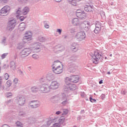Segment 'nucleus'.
<instances>
[{"instance_id": "f257e3e1", "label": "nucleus", "mask_w": 127, "mask_h": 127, "mask_svg": "<svg viewBox=\"0 0 127 127\" xmlns=\"http://www.w3.org/2000/svg\"><path fill=\"white\" fill-rule=\"evenodd\" d=\"M73 25L79 26L81 30H85V31H89L90 27H91V23L89 21H84L83 23H79V19L74 18L72 21Z\"/></svg>"}, {"instance_id": "f03ea898", "label": "nucleus", "mask_w": 127, "mask_h": 127, "mask_svg": "<svg viewBox=\"0 0 127 127\" xmlns=\"http://www.w3.org/2000/svg\"><path fill=\"white\" fill-rule=\"evenodd\" d=\"M52 99L56 100L57 101H60V102H62L61 104L63 106H65L67 104H69V102H68V99H67V96L65 93H62L60 95H58L53 96Z\"/></svg>"}, {"instance_id": "7ed1b4c3", "label": "nucleus", "mask_w": 127, "mask_h": 127, "mask_svg": "<svg viewBox=\"0 0 127 127\" xmlns=\"http://www.w3.org/2000/svg\"><path fill=\"white\" fill-rule=\"evenodd\" d=\"M103 59V56L99 53V51H95L92 56V62L94 64H98L99 60Z\"/></svg>"}, {"instance_id": "20e7f679", "label": "nucleus", "mask_w": 127, "mask_h": 127, "mask_svg": "<svg viewBox=\"0 0 127 127\" xmlns=\"http://www.w3.org/2000/svg\"><path fill=\"white\" fill-rule=\"evenodd\" d=\"M80 78L78 75H72L70 77H66L65 82L66 85H70V83H78Z\"/></svg>"}, {"instance_id": "39448f33", "label": "nucleus", "mask_w": 127, "mask_h": 127, "mask_svg": "<svg viewBox=\"0 0 127 127\" xmlns=\"http://www.w3.org/2000/svg\"><path fill=\"white\" fill-rule=\"evenodd\" d=\"M16 26V21L14 19H10L7 23V30L10 32H11L14 29Z\"/></svg>"}, {"instance_id": "423d86ee", "label": "nucleus", "mask_w": 127, "mask_h": 127, "mask_svg": "<svg viewBox=\"0 0 127 127\" xmlns=\"http://www.w3.org/2000/svg\"><path fill=\"white\" fill-rule=\"evenodd\" d=\"M26 100L25 99V97L23 96H17L16 98V102L20 107H22V106H24L25 105Z\"/></svg>"}, {"instance_id": "0eeeda50", "label": "nucleus", "mask_w": 127, "mask_h": 127, "mask_svg": "<svg viewBox=\"0 0 127 127\" xmlns=\"http://www.w3.org/2000/svg\"><path fill=\"white\" fill-rule=\"evenodd\" d=\"M50 86L48 84H42L40 85V91L42 93H48L50 92Z\"/></svg>"}, {"instance_id": "6e6552de", "label": "nucleus", "mask_w": 127, "mask_h": 127, "mask_svg": "<svg viewBox=\"0 0 127 127\" xmlns=\"http://www.w3.org/2000/svg\"><path fill=\"white\" fill-rule=\"evenodd\" d=\"M9 10H10V7L9 6H4L0 10V15L1 16L7 15V13L9 12Z\"/></svg>"}, {"instance_id": "1a4fd4ad", "label": "nucleus", "mask_w": 127, "mask_h": 127, "mask_svg": "<svg viewBox=\"0 0 127 127\" xmlns=\"http://www.w3.org/2000/svg\"><path fill=\"white\" fill-rule=\"evenodd\" d=\"M31 51L30 48H25L20 52V56L21 57H26L31 53Z\"/></svg>"}, {"instance_id": "9d476101", "label": "nucleus", "mask_w": 127, "mask_h": 127, "mask_svg": "<svg viewBox=\"0 0 127 127\" xmlns=\"http://www.w3.org/2000/svg\"><path fill=\"white\" fill-rule=\"evenodd\" d=\"M75 38H76L78 41H82V40H84V39L86 38V34H85V32L80 31L78 32L75 35Z\"/></svg>"}, {"instance_id": "9b49d317", "label": "nucleus", "mask_w": 127, "mask_h": 127, "mask_svg": "<svg viewBox=\"0 0 127 127\" xmlns=\"http://www.w3.org/2000/svg\"><path fill=\"white\" fill-rule=\"evenodd\" d=\"M32 37V33L30 31H27L25 34V36H24L23 38V41L24 43H26V42L29 41V40H31V38Z\"/></svg>"}, {"instance_id": "f8f14e48", "label": "nucleus", "mask_w": 127, "mask_h": 127, "mask_svg": "<svg viewBox=\"0 0 127 127\" xmlns=\"http://www.w3.org/2000/svg\"><path fill=\"white\" fill-rule=\"evenodd\" d=\"M41 44L39 42L35 43L33 45V51L35 53H38L41 51Z\"/></svg>"}, {"instance_id": "ddd939ff", "label": "nucleus", "mask_w": 127, "mask_h": 127, "mask_svg": "<svg viewBox=\"0 0 127 127\" xmlns=\"http://www.w3.org/2000/svg\"><path fill=\"white\" fill-rule=\"evenodd\" d=\"M95 25V28L94 30V32L96 34H98V33H100L101 30H102V23L99 21H96Z\"/></svg>"}, {"instance_id": "4468645a", "label": "nucleus", "mask_w": 127, "mask_h": 127, "mask_svg": "<svg viewBox=\"0 0 127 127\" xmlns=\"http://www.w3.org/2000/svg\"><path fill=\"white\" fill-rule=\"evenodd\" d=\"M53 71L55 74H61L63 72V67H61L60 65L56 67L54 66L53 67Z\"/></svg>"}, {"instance_id": "2eb2a0df", "label": "nucleus", "mask_w": 127, "mask_h": 127, "mask_svg": "<svg viewBox=\"0 0 127 127\" xmlns=\"http://www.w3.org/2000/svg\"><path fill=\"white\" fill-rule=\"evenodd\" d=\"M51 90H56L59 88V83L56 81H53L50 85Z\"/></svg>"}, {"instance_id": "dca6fc26", "label": "nucleus", "mask_w": 127, "mask_h": 127, "mask_svg": "<svg viewBox=\"0 0 127 127\" xmlns=\"http://www.w3.org/2000/svg\"><path fill=\"white\" fill-rule=\"evenodd\" d=\"M31 103H32V104L30 105V107H31L32 109H36V108L40 107V102L37 100L32 101Z\"/></svg>"}, {"instance_id": "f3484780", "label": "nucleus", "mask_w": 127, "mask_h": 127, "mask_svg": "<svg viewBox=\"0 0 127 127\" xmlns=\"http://www.w3.org/2000/svg\"><path fill=\"white\" fill-rule=\"evenodd\" d=\"M68 66L69 70H70L71 72H74V71H76V68H77V66L74 63H70V62H69Z\"/></svg>"}, {"instance_id": "a211bd4d", "label": "nucleus", "mask_w": 127, "mask_h": 127, "mask_svg": "<svg viewBox=\"0 0 127 127\" xmlns=\"http://www.w3.org/2000/svg\"><path fill=\"white\" fill-rule=\"evenodd\" d=\"M84 10L87 12H91L94 10V6L91 5H86L84 6Z\"/></svg>"}, {"instance_id": "6ab92c4d", "label": "nucleus", "mask_w": 127, "mask_h": 127, "mask_svg": "<svg viewBox=\"0 0 127 127\" xmlns=\"http://www.w3.org/2000/svg\"><path fill=\"white\" fill-rule=\"evenodd\" d=\"M67 86H69L67 87L68 91H75V90L77 89V86H76V84H71L70 83L69 85H67Z\"/></svg>"}, {"instance_id": "aec40b11", "label": "nucleus", "mask_w": 127, "mask_h": 127, "mask_svg": "<svg viewBox=\"0 0 127 127\" xmlns=\"http://www.w3.org/2000/svg\"><path fill=\"white\" fill-rule=\"evenodd\" d=\"M71 49L73 52H77L78 51V45L76 43H73L71 44Z\"/></svg>"}, {"instance_id": "412c9836", "label": "nucleus", "mask_w": 127, "mask_h": 127, "mask_svg": "<svg viewBox=\"0 0 127 127\" xmlns=\"http://www.w3.org/2000/svg\"><path fill=\"white\" fill-rule=\"evenodd\" d=\"M54 74L51 73H48L46 75V79L48 81H52V80H54Z\"/></svg>"}, {"instance_id": "4be33fe9", "label": "nucleus", "mask_w": 127, "mask_h": 127, "mask_svg": "<svg viewBox=\"0 0 127 127\" xmlns=\"http://www.w3.org/2000/svg\"><path fill=\"white\" fill-rule=\"evenodd\" d=\"M31 91L32 93H37L38 91H40V87L36 86H32L31 88Z\"/></svg>"}, {"instance_id": "5701e85b", "label": "nucleus", "mask_w": 127, "mask_h": 127, "mask_svg": "<svg viewBox=\"0 0 127 127\" xmlns=\"http://www.w3.org/2000/svg\"><path fill=\"white\" fill-rule=\"evenodd\" d=\"M18 116L21 118H24L25 117H27V114H26V112H25V111L20 110L19 111Z\"/></svg>"}, {"instance_id": "b1692460", "label": "nucleus", "mask_w": 127, "mask_h": 127, "mask_svg": "<svg viewBox=\"0 0 127 127\" xmlns=\"http://www.w3.org/2000/svg\"><path fill=\"white\" fill-rule=\"evenodd\" d=\"M80 0H67L68 3L73 6H76L77 5V1H79Z\"/></svg>"}, {"instance_id": "393cba45", "label": "nucleus", "mask_w": 127, "mask_h": 127, "mask_svg": "<svg viewBox=\"0 0 127 127\" xmlns=\"http://www.w3.org/2000/svg\"><path fill=\"white\" fill-rule=\"evenodd\" d=\"M25 29V23L22 22L19 25V30L20 31H23Z\"/></svg>"}, {"instance_id": "a878e982", "label": "nucleus", "mask_w": 127, "mask_h": 127, "mask_svg": "<svg viewBox=\"0 0 127 127\" xmlns=\"http://www.w3.org/2000/svg\"><path fill=\"white\" fill-rule=\"evenodd\" d=\"M28 12H29V7L26 6V7H25L22 9V13L24 15H26V14H27V13H28Z\"/></svg>"}, {"instance_id": "bb28decb", "label": "nucleus", "mask_w": 127, "mask_h": 127, "mask_svg": "<svg viewBox=\"0 0 127 127\" xmlns=\"http://www.w3.org/2000/svg\"><path fill=\"white\" fill-rule=\"evenodd\" d=\"M86 13H85V12L83 11V12L81 13L79 15H78L77 17H78V18H80V19H84L86 18Z\"/></svg>"}, {"instance_id": "cd10ccee", "label": "nucleus", "mask_w": 127, "mask_h": 127, "mask_svg": "<svg viewBox=\"0 0 127 127\" xmlns=\"http://www.w3.org/2000/svg\"><path fill=\"white\" fill-rule=\"evenodd\" d=\"M10 68H11V69L14 71L15 70V69H16V67L15 66V63H14V62H11L10 63Z\"/></svg>"}, {"instance_id": "c85d7f7f", "label": "nucleus", "mask_w": 127, "mask_h": 127, "mask_svg": "<svg viewBox=\"0 0 127 127\" xmlns=\"http://www.w3.org/2000/svg\"><path fill=\"white\" fill-rule=\"evenodd\" d=\"M37 40L38 41H40V42H45L46 41V38L40 36L38 38Z\"/></svg>"}, {"instance_id": "c756f323", "label": "nucleus", "mask_w": 127, "mask_h": 127, "mask_svg": "<svg viewBox=\"0 0 127 127\" xmlns=\"http://www.w3.org/2000/svg\"><path fill=\"white\" fill-rule=\"evenodd\" d=\"M55 49H57L58 50V51H62V50H61V49L64 50V47H63L60 45H59L55 47Z\"/></svg>"}, {"instance_id": "7c9ffc66", "label": "nucleus", "mask_w": 127, "mask_h": 127, "mask_svg": "<svg viewBox=\"0 0 127 127\" xmlns=\"http://www.w3.org/2000/svg\"><path fill=\"white\" fill-rule=\"evenodd\" d=\"M0 88H2V90H4V86L2 85V76H0Z\"/></svg>"}, {"instance_id": "2f4dec72", "label": "nucleus", "mask_w": 127, "mask_h": 127, "mask_svg": "<svg viewBox=\"0 0 127 127\" xmlns=\"http://www.w3.org/2000/svg\"><path fill=\"white\" fill-rule=\"evenodd\" d=\"M64 122H65V118L64 117H62L59 120V123L61 125L62 124H64Z\"/></svg>"}, {"instance_id": "473e14b6", "label": "nucleus", "mask_w": 127, "mask_h": 127, "mask_svg": "<svg viewBox=\"0 0 127 127\" xmlns=\"http://www.w3.org/2000/svg\"><path fill=\"white\" fill-rule=\"evenodd\" d=\"M83 12V11L80 9H77L76 11V15L78 17V15H80L81 13Z\"/></svg>"}, {"instance_id": "72a5a7b5", "label": "nucleus", "mask_w": 127, "mask_h": 127, "mask_svg": "<svg viewBox=\"0 0 127 127\" xmlns=\"http://www.w3.org/2000/svg\"><path fill=\"white\" fill-rule=\"evenodd\" d=\"M59 62H60L59 61H56L54 62L53 64L52 65L53 69L54 66H55L56 67L59 66V65H58V63H59Z\"/></svg>"}, {"instance_id": "f704fd0d", "label": "nucleus", "mask_w": 127, "mask_h": 127, "mask_svg": "<svg viewBox=\"0 0 127 127\" xmlns=\"http://www.w3.org/2000/svg\"><path fill=\"white\" fill-rule=\"evenodd\" d=\"M29 120H32V121H31V122H32V123H37V119L34 118H29Z\"/></svg>"}, {"instance_id": "c9c22d12", "label": "nucleus", "mask_w": 127, "mask_h": 127, "mask_svg": "<svg viewBox=\"0 0 127 127\" xmlns=\"http://www.w3.org/2000/svg\"><path fill=\"white\" fill-rule=\"evenodd\" d=\"M11 81H10V80H8L6 82V84L7 87H8V88L9 87H10L11 86Z\"/></svg>"}, {"instance_id": "e433bc0d", "label": "nucleus", "mask_w": 127, "mask_h": 127, "mask_svg": "<svg viewBox=\"0 0 127 127\" xmlns=\"http://www.w3.org/2000/svg\"><path fill=\"white\" fill-rule=\"evenodd\" d=\"M23 47V45L21 43H18L17 44V49H22V48Z\"/></svg>"}, {"instance_id": "4c0bfd02", "label": "nucleus", "mask_w": 127, "mask_h": 127, "mask_svg": "<svg viewBox=\"0 0 127 127\" xmlns=\"http://www.w3.org/2000/svg\"><path fill=\"white\" fill-rule=\"evenodd\" d=\"M52 123H53V121L51 119L49 120L47 122V126L48 127H49V126H50V125H51V124H52Z\"/></svg>"}, {"instance_id": "58836bf2", "label": "nucleus", "mask_w": 127, "mask_h": 127, "mask_svg": "<svg viewBox=\"0 0 127 127\" xmlns=\"http://www.w3.org/2000/svg\"><path fill=\"white\" fill-rule=\"evenodd\" d=\"M6 105H7V106H10L11 104H12V100H9L5 102Z\"/></svg>"}, {"instance_id": "ea45409f", "label": "nucleus", "mask_w": 127, "mask_h": 127, "mask_svg": "<svg viewBox=\"0 0 127 127\" xmlns=\"http://www.w3.org/2000/svg\"><path fill=\"white\" fill-rule=\"evenodd\" d=\"M16 127H23L22 124L19 121H17L16 123Z\"/></svg>"}, {"instance_id": "a19ab883", "label": "nucleus", "mask_w": 127, "mask_h": 127, "mask_svg": "<svg viewBox=\"0 0 127 127\" xmlns=\"http://www.w3.org/2000/svg\"><path fill=\"white\" fill-rule=\"evenodd\" d=\"M6 42V37H3V39L1 41V44L3 45H5V42Z\"/></svg>"}, {"instance_id": "79ce46f5", "label": "nucleus", "mask_w": 127, "mask_h": 127, "mask_svg": "<svg viewBox=\"0 0 127 127\" xmlns=\"http://www.w3.org/2000/svg\"><path fill=\"white\" fill-rule=\"evenodd\" d=\"M45 82H46V79L45 77H42L40 79V82L42 83H44Z\"/></svg>"}, {"instance_id": "37998d69", "label": "nucleus", "mask_w": 127, "mask_h": 127, "mask_svg": "<svg viewBox=\"0 0 127 127\" xmlns=\"http://www.w3.org/2000/svg\"><path fill=\"white\" fill-rule=\"evenodd\" d=\"M5 96H6V98H9V97H11V96H12V93H11L10 92H7L5 93Z\"/></svg>"}, {"instance_id": "c03bdc74", "label": "nucleus", "mask_w": 127, "mask_h": 127, "mask_svg": "<svg viewBox=\"0 0 127 127\" xmlns=\"http://www.w3.org/2000/svg\"><path fill=\"white\" fill-rule=\"evenodd\" d=\"M69 61H72V62H75L76 61V58L75 56H72L69 58Z\"/></svg>"}, {"instance_id": "a18cd8bd", "label": "nucleus", "mask_w": 127, "mask_h": 127, "mask_svg": "<svg viewBox=\"0 0 127 127\" xmlns=\"http://www.w3.org/2000/svg\"><path fill=\"white\" fill-rule=\"evenodd\" d=\"M53 127H61V124L60 123H55L53 125Z\"/></svg>"}, {"instance_id": "49530a36", "label": "nucleus", "mask_w": 127, "mask_h": 127, "mask_svg": "<svg viewBox=\"0 0 127 127\" xmlns=\"http://www.w3.org/2000/svg\"><path fill=\"white\" fill-rule=\"evenodd\" d=\"M8 78H9V75H8V73H5L4 79H5V80H8Z\"/></svg>"}, {"instance_id": "de8ad7c7", "label": "nucleus", "mask_w": 127, "mask_h": 127, "mask_svg": "<svg viewBox=\"0 0 127 127\" xmlns=\"http://www.w3.org/2000/svg\"><path fill=\"white\" fill-rule=\"evenodd\" d=\"M67 114H68V110H67V109H64V110L63 113L62 114V115H63V116H65V115H67Z\"/></svg>"}, {"instance_id": "09e8293b", "label": "nucleus", "mask_w": 127, "mask_h": 127, "mask_svg": "<svg viewBox=\"0 0 127 127\" xmlns=\"http://www.w3.org/2000/svg\"><path fill=\"white\" fill-rule=\"evenodd\" d=\"M7 53H4L1 56V59H4L6 56H7Z\"/></svg>"}, {"instance_id": "8fccbe9b", "label": "nucleus", "mask_w": 127, "mask_h": 127, "mask_svg": "<svg viewBox=\"0 0 127 127\" xmlns=\"http://www.w3.org/2000/svg\"><path fill=\"white\" fill-rule=\"evenodd\" d=\"M44 27L45 28H49V25H48V24L46 23V21H44Z\"/></svg>"}, {"instance_id": "3c124183", "label": "nucleus", "mask_w": 127, "mask_h": 127, "mask_svg": "<svg viewBox=\"0 0 127 127\" xmlns=\"http://www.w3.org/2000/svg\"><path fill=\"white\" fill-rule=\"evenodd\" d=\"M32 58H33V59H38V55H37L36 54H33L32 56Z\"/></svg>"}, {"instance_id": "603ef678", "label": "nucleus", "mask_w": 127, "mask_h": 127, "mask_svg": "<svg viewBox=\"0 0 127 127\" xmlns=\"http://www.w3.org/2000/svg\"><path fill=\"white\" fill-rule=\"evenodd\" d=\"M70 32L71 33H74L76 32V29H75V28H72L70 29Z\"/></svg>"}, {"instance_id": "864d4df0", "label": "nucleus", "mask_w": 127, "mask_h": 127, "mask_svg": "<svg viewBox=\"0 0 127 127\" xmlns=\"http://www.w3.org/2000/svg\"><path fill=\"white\" fill-rule=\"evenodd\" d=\"M89 100L91 103H95L96 102V99L92 98V97L89 98Z\"/></svg>"}, {"instance_id": "5fc2aeb1", "label": "nucleus", "mask_w": 127, "mask_h": 127, "mask_svg": "<svg viewBox=\"0 0 127 127\" xmlns=\"http://www.w3.org/2000/svg\"><path fill=\"white\" fill-rule=\"evenodd\" d=\"M57 32H58L59 34L61 35V33H62V29H57Z\"/></svg>"}, {"instance_id": "6e6d98bb", "label": "nucleus", "mask_w": 127, "mask_h": 127, "mask_svg": "<svg viewBox=\"0 0 127 127\" xmlns=\"http://www.w3.org/2000/svg\"><path fill=\"white\" fill-rule=\"evenodd\" d=\"M121 94L122 95H126V94H127V91H126V90L123 89L121 91Z\"/></svg>"}, {"instance_id": "4d7b16f0", "label": "nucleus", "mask_w": 127, "mask_h": 127, "mask_svg": "<svg viewBox=\"0 0 127 127\" xmlns=\"http://www.w3.org/2000/svg\"><path fill=\"white\" fill-rule=\"evenodd\" d=\"M25 18V17H24V16H20L19 18V19L20 20V21H23Z\"/></svg>"}, {"instance_id": "13d9d810", "label": "nucleus", "mask_w": 127, "mask_h": 127, "mask_svg": "<svg viewBox=\"0 0 127 127\" xmlns=\"http://www.w3.org/2000/svg\"><path fill=\"white\" fill-rule=\"evenodd\" d=\"M21 10V9L20 8H19L17 10V11H16V13L17 14H18L17 15H19L20 14Z\"/></svg>"}, {"instance_id": "bf43d9fd", "label": "nucleus", "mask_w": 127, "mask_h": 127, "mask_svg": "<svg viewBox=\"0 0 127 127\" xmlns=\"http://www.w3.org/2000/svg\"><path fill=\"white\" fill-rule=\"evenodd\" d=\"M27 0H18V1L21 2L22 3H25Z\"/></svg>"}, {"instance_id": "052dcab7", "label": "nucleus", "mask_w": 127, "mask_h": 127, "mask_svg": "<svg viewBox=\"0 0 127 127\" xmlns=\"http://www.w3.org/2000/svg\"><path fill=\"white\" fill-rule=\"evenodd\" d=\"M13 83H14V84H17L18 83V79L15 78L13 80Z\"/></svg>"}, {"instance_id": "680f3d73", "label": "nucleus", "mask_w": 127, "mask_h": 127, "mask_svg": "<svg viewBox=\"0 0 127 127\" xmlns=\"http://www.w3.org/2000/svg\"><path fill=\"white\" fill-rule=\"evenodd\" d=\"M101 98L102 100H104V99H105V98H106V95L104 94H102L101 95Z\"/></svg>"}, {"instance_id": "e2e57ef3", "label": "nucleus", "mask_w": 127, "mask_h": 127, "mask_svg": "<svg viewBox=\"0 0 127 127\" xmlns=\"http://www.w3.org/2000/svg\"><path fill=\"white\" fill-rule=\"evenodd\" d=\"M8 67V64H7L6 65V64H4L3 65V69H7V67Z\"/></svg>"}, {"instance_id": "0e129e2a", "label": "nucleus", "mask_w": 127, "mask_h": 127, "mask_svg": "<svg viewBox=\"0 0 127 127\" xmlns=\"http://www.w3.org/2000/svg\"><path fill=\"white\" fill-rule=\"evenodd\" d=\"M19 73L21 76H23V72L21 71V70H19Z\"/></svg>"}, {"instance_id": "69168bd1", "label": "nucleus", "mask_w": 127, "mask_h": 127, "mask_svg": "<svg viewBox=\"0 0 127 127\" xmlns=\"http://www.w3.org/2000/svg\"><path fill=\"white\" fill-rule=\"evenodd\" d=\"M1 127H10V126L8 125L4 124L2 125Z\"/></svg>"}, {"instance_id": "338daca9", "label": "nucleus", "mask_w": 127, "mask_h": 127, "mask_svg": "<svg viewBox=\"0 0 127 127\" xmlns=\"http://www.w3.org/2000/svg\"><path fill=\"white\" fill-rule=\"evenodd\" d=\"M85 93H84V92H82L81 93V97H82V98H84V97H85Z\"/></svg>"}, {"instance_id": "774afa93", "label": "nucleus", "mask_w": 127, "mask_h": 127, "mask_svg": "<svg viewBox=\"0 0 127 127\" xmlns=\"http://www.w3.org/2000/svg\"><path fill=\"white\" fill-rule=\"evenodd\" d=\"M61 114V112L60 111H57L56 113V115H60Z\"/></svg>"}]
</instances>
